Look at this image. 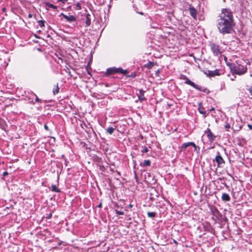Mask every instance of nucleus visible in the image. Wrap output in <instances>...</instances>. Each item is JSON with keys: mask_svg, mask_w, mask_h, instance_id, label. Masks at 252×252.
I'll return each mask as SVG.
<instances>
[{"mask_svg": "<svg viewBox=\"0 0 252 252\" xmlns=\"http://www.w3.org/2000/svg\"><path fill=\"white\" fill-rule=\"evenodd\" d=\"M213 214L214 215L217 216V214H220V213L217 209H215L212 211Z\"/></svg>", "mask_w": 252, "mask_h": 252, "instance_id": "a878e982", "label": "nucleus"}, {"mask_svg": "<svg viewBox=\"0 0 252 252\" xmlns=\"http://www.w3.org/2000/svg\"><path fill=\"white\" fill-rule=\"evenodd\" d=\"M225 127L227 129V130L230 128V125L228 123H227L225 125Z\"/></svg>", "mask_w": 252, "mask_h": 252, "instance_id": "7c9ffc66", "label": "nucleus"}, {"mask_svg": "<svg viewBox=\"0 0 252 252\" xmlns=\"http://www.w3.org/2000/svg\"><path fill=\"white\" fill-rule=\"evenodd\" d=\"M154 66V63L151 62H149L146 65V66L149 69L151 68Z\"/></svg>", "mask_w": 252, "mask_h": 252, "instance_id": "4be33fe9", "label": "nucleus"}, {"mask_svg": "<svg viewBox=\"0 0 252 252\" xmlns=\"http://www.w3.org/2000/svg\"><path fill=\"white\" fill-rule=\"evenodd\" d=\"M137 91H138L139 92L136 93V95L138 96L140 102L142 103L144 101H146L147 98L145 96L146 91H144L143 89L137 90Z\"/></svg>", "mask_w": 252, "mask_h": 252, "instance_id": "0eeeda50", "label": "nucleus"}, {"mask_svg": "<svg viewBox=\"0 0 252 252\" xmlns=\"http://www.w3.org/2000/svg\"><path fill=\"white\" fill-rule=\"evenodd\" d=\"M214 161H216L217 163V166L220 167L222 165L224 164L225 161L221 157L220 152H218L215 159L213 160Z\"/></svg>", "mask_w": 252, "mask_h": 252, "instance_id": "423d86ee", "label": "nucleus"}, {"mask_svg": "<svg viewBox=\"0 0 252 252\" xmlns=\"http://www.w3.org/2000/svg\"><path fill=\"white\" fill-rule=\"evenodd\" d=\"M189 11L190 15L193 18V19H196L197 12L196 9L192 6H190L189 7Z\"/></svg>", "mask_w": 252, "mask_h": 252, "instance_id": "9b49d317", "label": "nucleus"}, {"mask_svg": "<svg viewBox=\"0 0 252 252\" xmlns=\"http://www.w3.org/2000/svg\"><path fill=\"white\" fill-rule=\"evenodd\" d=\"M51 190L53 192H60L61 190L58 189L55 185H52L50 188Z\"/></svg>", "mask_w": 252, "mask_h": 252, "instance_id": "2eb2a0df", "label": "nucleus"}, {"mask_svg": "<svg viewBox=\"0 0 252 252\" xmlns=\"http://www.w3.org/2000/svg\"><path fill=\"white\" fill-rule=\"evenodd\" d=\"M60 88L58 86V84L57 83L56 85H54V88L53 89V93L54 94H56L59 93Z\"/></svg>", "mask_w": 252, "mask_h": 252, "instance_id": "dca6fc26", "label": "nucleus"}, {"mask_svg": "<svg viewBox=\"0 0 252 252\" xmlns=\"http://www.w3.org/2000/svg\"><path fill=\"white\" fill-rule=\"evenodd\" d=\"M115 207H117V208H119V206H118V205L117 203H116L115 205Z\"/></svg>", "mask_w": 252, "mask_h": 252, "instance_id": "79ce46f5", "label": "nucleus"}, {"mask_svg": "<svg viewBox=\"0 0 252 252\" xmlns=\"http://www.w3.org/2000/svg\"><path fill=\"white\" fill-rule=\"evenodd\" d=\"M198 111L200 114L204 115V117L205 118L208 114L209 112L207 113L205 110V108L202 106L201 103L199 104Z\"/></svg>", "mask_w": 252, "mask_h": 252, "instance_id": "f8f14e48", "label": "nucleus"}, {"mask_svg": "<svg viewBox=\"0 0 252 252\" xmlns=\"http://www.w3.org/2000/svg\"><path fill=\"white\" fill-rule=\"evenodd\" d=\"M147 215L149 218H154L156 216V213L153 212H148Z\"/></svg>", "mask_w": 252, "mask_h": 252, "instance_id": "aec40b11", "label": "nucleus"}, {"mask_svg": "<svg viewBox=\"0 0 252 252\" xmlns=\"http://www.w3.org/2000/svg\"><path fill=\"white\" fill-rule=\"evenodd\" d=\"M44 127L46 130H49V127L46 124L44 125Z\"/></svg>", "mask_w": 252, "mask_h": 252, "instance_id": "72a5a7b5", "label": "nucleus"}, {"mask_svg": "<svg viewBox=\"0 0 252 252\" xmlns=\"http://www.w3.org/2000/svg\"><path fill=\"white\" fill-rule=\"evenodd\" d=\"M115 130V128L112 127H109L106 129V131L109 134H112Z\"/></svg>", "mask_w": 252, "mask_h": 252, "instance_id": "a211bd4d", "label": "nucleus"}, {"mask_svg": "<svg viewBox=\"0 0 252 252\" xmlns=\"http://www.w3.org/2000/svg\"><path fill=\"white\" fill-rule=\"evenodd\" d=\"M205 133L207 135V136L209 139V141L211 142L215 140L216 136L211 131V129L208 128L205 131Z\"/></svg>", "mask_w": 252, "mask_h": 252, "instance_id": "1a4fd4ad", "label": "nucleus"}, {"mask_svg": "<svg viewBox=\"0 0 252 252\" xmlns=\"http://www.w3.org/2000/svg\"><path fill=\"white\" fill-rule=\"evenodd\" d=\"M34 95L35 96V101L36 102L41 103V99H40L35 94H34Z\"/></svg>", "mask_w": 252, "mask_h": 252, "instance_id": "c85d7f7f", "label": "nucleus"}, {"mask_svg": "<svg viewBox=\"0 0 252 252\" xmlns=\"http://www.w3.org/2000/svg\"><path fill=\"white\" fill-rule=\"evenodd\" d=\"M9 209L8 207H6L5 209H3V211L5 212L4 213H2L4 215H7L8 214H9V212H8L7 210Z\"/></svg>", "mask_w": 252, "mask_h": 252, "instance_id": "bb28decb", "label": "nucleus"}, {"mask_svg": "<svg viewBox=\"0 0 252 252\" xmlns=\"http://www.w3.org/2000/svg\"><path fill=\"white\" fill-rule=\"evenodd\" d=\"M67 0H58L59 1H61L63 3H64Z\"/></svg>", "mask_w": 252, "mask_h": 252, "instance_id": "e433bc0d", "label": "nucleus"}, {"mask_svg": "<svg viewBox=\"0 0 252 252\" xmlns=\"http://www.w3.org/2000/svg\"><path fill=\"white\" fill-rule=\"evenodd\" d=\"M132 207H133V205H132V204H129V205L128 206V207L129 208H131Z\"/></svg>", "mask_w": 252, "mask_h": 252, "instance_id": "ea45409f", "label": "nucleus"}, {"mask_svg": "<svg viewBox=\"0 0 252 252\" xmlns=\"http://www.w3.org/2000/svg\"><path fill=\"white\" fill-rule=\"evenodd\" d=\"M224 59H225V60H226V57H224Z\"/></svg>", "mask_w": 252, "mask_h": 252, "instance_id": "49530a36", "label": "nucleus"}, {"mask_svg": "<svg viewBox=\"0 0 252 252\" xmlns=\"http://www.w3.org/2000/svg\"><path fill=\"white\" fill-rule=\"evenodd\" d=\"M91 15L89 14H87L86 16V26L89 27L91 24V19L90 18Z\"/></svg>", "mask_w": 252, "mask_h": 252, "instance_id": "4468645a", "label": "nucleus"}, {"mask_svg": "<svg viewBox=\"0 0 252 252\" xmlns=\"http://www.w3.org/2000/svg\"><path fill=\"white\" fill-rule=\"evenodd\" d=\"M38 23L40 27L42 28V27H43L45 26V25H44L45 21H44L39 20V21H38Z\"/></svg>", "mask_w": 252, "mask_h": 252, "instance_id": "5701e85b", "label": "nucleus"}, {"mask_svg": "<svg viewBox=\"0 0 252 252\" xmlns=\"http://www.w3.org/2000/svg\"><path fill=\"white\" fill-rule=\"evenodd\" d=\"M138 13H139V14H140V15H143L144 14H143V12H138Z\"/></svg>", "mask_w": 252, "mask_h": 252, "instance_id": "a19ab883", "label": "nucleus"}, {"mask_svg": "<svg viewBox=\"0 0 252 252\" xmlns=\"http://www.w3.org/2000/svg\"><path fill=\"white\" fill-rule=\"evenodd\" d=\"M61 15H62L66 20V21L68 22H75L77 20L76 17L72 15H66L63 13H61Z\"/></svg>", "mask_w": 252, "mask_h": 252, "instance_id": "9d476101", "label": "nucleus"}, {"mask_svg": "<svg viewBox=\"0 0 252 252\" xmlns=\"http://www.w3.org/2000/svg\"><path fill=\"white\" fill-rule=\"evenodd\" d=\"M244 63L242 61H237L234 63H228L227 65L229 66L232 74H236L239 75H243L247 72V67L244 65Z\"/></svg>", "mask_w": 252, "mask_h": 252, "instance_id": "f03ea898", "label": "nucleus"}, {"mask_svg": "<svg viewBox=\"0 0 252 252\" xmlns=\"http://www.w3.org/2000/svg\"><path fill=\"white\" fill-rule=\"evenodd\" d=\"M29 17H32V15L31 14H29Z\"/></svg>", "mask_w": 252, "mask_h": 252, "instance_id": "a18cd8bd", "label": "nucleus"}, {"mask_svg": "<svg viewBox=\"0 0 252 252\" xmlns=\"http://www.w3.org/2000/svg\"><path fill=\"white\" fill-rule=\"evenodd\" d=\"M148 152V149L147 147H143V149L142 150L141 152L142 153H147Z\"/></svg>", "mask_w": 252, "mask_h": 252, "instance_id": "cd10ccee", "label": "nucleus"}, {"mask_svg": "<svg viewBox=\"0 0 252 252\" xmlns=\"http://www.w3.org/2000/svg\"><path fill=\"white\" fill-rule=\"evenodd\" d=\"M45 4L48 7L52 8L54 9H57L58 8L57 6L54 5L53 4L50 3L49 2H46Z\"/></svg>", "mask_w": 252, "mask_h": 252, "instance_id": "6ab92c4d", "label": "nucleus"}, {"mask_svg": "<svg viewBox=\"0 0 252 252\" xmlns=\"http://www.w3.org/2000/svg\"><path fill=\"white\" fill-rule=\"evenodd\" d=\"M248 126L250 129L252 130V125L249 124L248 125Z\"/></svg>", "mask_w": 252, "mask_h": 252, "instance_id": "c9c22d12", "label": "nucleus"}, {"mask_svg": "<svg viewBox=\"0 0 252 252\" xmlns=\"http://www.w3.org/2000/svg\"><path fill=\"white\" fill-rule=\"evenodd\" d=\"M190 146L196 147V145L194 142H189L183 143L180 147H179V151L181 152L185 151L186 150V149Z\"/></svg>", "mask_w": 252, "mask_h": 252, "instance_id": "6e6552de", "label": "nucleus"}, {"mask_svg": "<svg viewBox=\"0 0 252 252\" xmlns=\"http://www.w3.org/2000/svg\"><path fill=\"white\" fill-rule=\"evenodd\" d=\"M8 175V173L7 171H5L3 173V176L4 177L6 176H7Z\"/></svg>", "mask_w": 252, "mask_h": 252, "instance_id": "f704fd0d", "label": "nucleus"}, {"mask_svg": "<svg viewBox=\"0 0 252 252\" xmlns=\"http://www.w3.org/2000/svg\"><path fill=\"white\" fill-rule=\"evenodd\" d=\"M115 213H116V214H117V215H123L124 214V213L123 211H122L121 210H118V209L115 210Z\"/></svg>", "mask_w": 252, "mask_h": 252, "instance_id": "b1692460", "label": "nucleus"}, {"mask_svg": "<svg viewBox=\"0 0 252 252\" xmlns=\"http://www.w3.org/2000/svg\"><path fill=\"white\" fill-rule=\"evenodd\" d=\"M105 86H106V87H108V84H105Z\"/></svg>", "mask_w": 252, "mask_h": 252, "instance_id": "37998d69", "label": "nucleus"}, {"mask_svg": "<svg viewBox=\"0 0 252 252\" xmlns=\"http://www.w3.org/2000/svg\"><path fill=\"white\" fill-rule=\"evenodd\" d=\"M128 73V71L126 69L124 70L121 67H112L108 68L106 69V72L104 73V75L106 76H109L110 75L114 74L116 73H120L124 75H126Z\"/></svg>", "mask_w": 252, "mask_h": 252, "instance_id": "7ed1b4c3", "label": "nucleus"}, {"mask_svg": "<svg viewBox=\"0 0 252 252\" xmlns=\"http://www.w3.org/2000/svg\"><path fill=\"white\" fill-rule=\"evenodd\" d=\"M126 77H130V78H133L135 77V76H136V73L135 72H133V73L131 74L130 75H126Z\"/></svg>", "mask_w": 252, "mask_h": 252, "instance_id": "393cba45", "label": "nucleus"}, {"mask_svg": "<svg viewBox=\"0 0 252 252\" xmlns=\"http://www.w3.org/2000/svg\"><path fill=\"white\" fill-rule=\"evenodd\" d=\"M59 60H60L61 61V62H62V63L63 62V60H62V59L59 58Z\"/></svg>", "mask_w": 252, "mask_h": 252, "instance_id": "c03bdc74", "label": "nucleus"}, {"mask_svg": "<svg viewBox=\"0 0 252 252\" xmlns=\"http://www.w3.org/2000/svg\"><path fill=\"white\" fill-rule=\"evenodd\" d=\"M210 47L214 56H219L221 55L222 53L221 51V48L219 45L214 43H211Z\"/></svg>", "mask_w": 252, "mask_h": 252, "instance_id": "20e7f679", "label": "nucleus"}, {"mask_svg": "<svg viewBox=\"0 0 252 252\" xmlns=\"http://www.w3.org/2000/svg\"><path fill=\"white\" fill-rule=\"evenodd\" d=\"M214 110H215V108L214 107H212L211 109H209L208 112L209 113L210 111H214Z\"/></svg>", "mask_w": 252, "mask_h": 252, "instance_id": "58836bf2", "label": "nucleus"}, {"mask_svg": "<svg viewBox=\"0 0 252 252\" xmlns=\"http://www.w3.org/2000/svg\"><path fill=\"white\" fill-rule=\"evenodd\" d=\"M52 213H49L46 215V218L47 219H50L52 218Z\"/></svg>", "mask_w": 252, "mask_h": 252, "instance_id": "c756f323", "label": "nucleus"}, {"mask_svg": "<svg viewBox=\"0 0 252 252\" xmlns=\"http://www.w3.org/2000/svg\"><path fill=\"white\" fill-rule=\"evenodd\" d=\"M252 86H251L249 88H248V90L249 92H250L252 94V83L251 84Z\"/></svg>", "mask_w": 252, "mask_h": 252, "instance_id": "2f4dec72", "label": "nucleus"}, {"mask_svg": "<svg viewBox=\"0 0 252 252\" xmlns=\"http://www.w3.org/2000/svg\"><path fill=\"white\" fill-rule=\"evenodd\" d=\"M181 79L185 80V83L189 85L199 91H202L201 87L196 85L194 83L190 81L186 75H182Z\"/></svg>", "mask_w": 252, "mask_h": 252, "instance_id": "39448f33", "label": "nucleus"}, {"mask_svg": "<svg viewBox=\"0 0 252 252\" xmlns=\"http://www.w3.org/2000/svg\"><path fill=\"white\" fill-rule=\"evenodd\" d=\"M216 75L215 74H212V75L214 76V75Z\"/></svg>", "mask_w": 252, "mask_h": 252, "instance_id": "de8ad7c7", "label": "nucleus"}, {"mask_svg": "<svg viewBox=\"0 0 252 252\" xmlns=\"http://www.w3.org/2000/svg\"><path fill=\"white\" fill-rule=\"evenodd\" d=\"M100 169L102 171H104L105 170V168L104 166L100 165Z\"/></svg>", "mask_w": 252, "mask_h": 252, "instance_id": "473e14b6", "label": "nucleus"}, {"mask_svg": "<svg viewBox=\"0 0 252 252\" xmlns=\"http://www.w3.org/2000/svg\"><path fill=\"white\" fill-rule=\"evenodd\" d=\"M235 25L231 10L228 8H222L217 20V27L220 32L223 34L232 33Z\"/></svg>", "mask_w": 252, "mask_h": 252, "instance_id": "f257e3e1", "label": "nucleus"}, {"mask_svg": "<svg viewBox=\"0 0 252 252\" xmlns=\"http://www.w3.org/2000/svg\"><path fill=\"white\" fill-rule=\"evenodd\" d=\"M74 9L76 10H79L81 9V4L79 2L75 4V7H74Z\"/></svg>", "mask_w": 252, "mask_h": 252, "instance_id": "412c9836", "label": "nucleus"}, {"mask_svg": "<svg viewBox=\"0 0 252 252\" xmlns=\"http://www.w3.org/2000/svg\"><path fill=\"white\" fill-rule=\"evenodd\" d=\"M102 207V203L100 202L97 206V207L98 208H101Z\"/></svg>", "mask_w": 252, "mask_h": 252, "instance_id": "4c0bfd02", "label": "nucleus"}, {"mask_svg": "<svg viewBox=\"0 0 252 252\" xmlns=\"http://www.w3.org/2000/svg\"><path fill=\"white\" fill-rule=\"evenodd\" d=\"M140 165L142 166H150L151 165V161L150 160H145L143 163H140Z\"/></svg>", "mask_w": 252, "mask_h": 252, "instance_id": "f3484780", "label": "nucleus"}, {"mask_svg": "<svg viewBox=\"0 0 252 252\" xmlns=\"http://www.w3.org/2000/svg\"><path fill=\"white\" fill-rule=\"evenodd\" d=\"M221 199L224 202H228L230 200V197L228 194L223 193L221 196Z\"/></svg>", "mask_w": 252, "mask_h": 252, "instance_id": "ddd939ff", "label": "nucleus"}]
</instances>
